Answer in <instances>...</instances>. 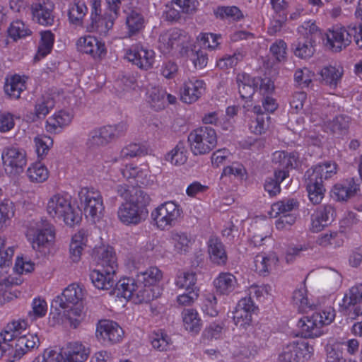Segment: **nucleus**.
<instances>
[{
    "label": "nucleus",
    "mask_w": 362,
    "mask_h": 362,
    "mask_svg": "<svg viewBox=\"0 0 362 362\" xmlns=\"http://www.w3.org/2000/svg\"><path fill=\"white\" fill-rule=\"evenodd\" d=\"M49 170L40 161L31 163L26 170V175L31 182L42 183L49 177Z\"/></svg>",
    "instance_id": "8fccbe9b"
},
{
    "label": "nucleus",
    "mask_w": 362,
    "mask_h": 362,
    "mask_svg": "<svg viewBox=\"0 0 362 362\" xmlns=\"http://www.w3.org/2000/svg\"><path fill=\"white\" fill-rule=\"evenodd\" d=\"M187 155L188 152L185 143L180 141L165 154V160L173 165L180 166L187 162Z\"/></svg>",
    "instance_id": "a18cd8bd"
},
{
    "label": "nucleus",
    "mask_w": 362,
    "mask_h": 362,
    "mask_svg": "<svg viewBox=\"0 0 362 362\" xmlns=\"http://www.w3.org/2000/svg\"><path fill=\"white\" fill-rule=\"evenodd\" d=\"M197 274L192 271H179L175 278V285L179 289L197 290Z\"/></svg>",
    "instance_id": "49530a36"
},
{
    "label": "nucleus",
    "mask_w": 362,
    "mask_h": 362,
    "mask_svg": "<svg viewBox=\"0 0 362 362\" xmlns=\"http://www.w3.org/2000/svg\"><path fill=\"white\" fill-rule=\"evenodd\" d=\"M207 245L210 260L216 265H225L228 261V256L222 242L216 238L211 237Z\"/></svg>",
    "instance_id": "c9c22d12"
},
{
    "label": "nucleus",
    "mask_w": 362,
    "mask_h": 362,
    "mask_svg": "<svg viewBox=\"0 0 362 362\" xmlns=\"http://www.w3.org/2000/svg\"><path fill=\"white\" fill-rule=\"evenodd\" d=\"M144 18L136 11H132L127 16L126 23L131 35H134L144 27Z\"/></svg>",
    "instance_id": "69168bd1"
},
{
    "label": "nucleus",
    "mask_w": 362,
    "mask_h": 362,
    "mask_svg": "<svg viewBox=\"0 0 362 362\" xmlns=\"http://www.w3.org/2000/svg\"><path fill=\"white\" fill-rule=\"evenodd\" d=\"M146 100L150 106L156 111L163 110L168 104H175L177 98L175 95L167 93L160 87H151L147 90Z\"/></svg>",
    "instance_id": "b1692460"
},
{
    "label": "nucleus",
    "mask_w": 362,
    "mask_h": 362,
    "mask_svg": "<svg viewBox=\"0 0 362 362\" xmlns=\"http://www.w3.org/2000/svg\"><path fill=\"white\" fill-rule=\"evenodd\" d=\"M362 300V284H358L351 287L345 293L341 308L345 315L353 312L354 307Z\"/></svg>",
    "instance_id": "58836bf2"
},
{
    "label": "nucleus",
    "mask_w": 362,
    "mask_h": 362,
    "mask_svg": "<svg viewBox=\"0 0 362 362\" xmlns=\"http://www.w3.org/2000/svg\"><path fill=\"white\" fill-rule=\"evenodd\" d=\"M214 286L217 293L228 296L238 288V283L231 273L221 272L214 279Z\"/></svg>",
    "instance_id": "c85d7f7f"
},
{
    "label": "nucleus",
    "mask_w": 362,
    "mask_h": 362,
    "mask_svg": "<svg viewBox=\"0 0 362 362\" xmlns=\"http://www.w3.org/2000/svg\"><path fill=\"white\" fill-rule=\"evenodd\" d=\"M187 140L190 150L194 156L205 155L216 146V132L211 127H202L192 131Z\"/></svg>",
    "instance_id": "9d476101"
},
{
    "label": "nucleus",
    "mask_w": 362,
    "mask_h": 362,
    "mask_svg": "<svg viewBox=\"0 0 362 362\" xmlns=\"http://www.w3.org/2000/svg\"><path fill=\"white\" fill-rule=\"evenodd\" d=\"M76 46L79 53L88 55L95 61L103 59L107 52L105 42L91 35L80 37Z\"/></svg>",
    "instance_id": "4468645a"
},
{
    "label": "nucleus",
    "mask_w": 362,
    "mask_h": 362,
    "mask_svg": "<svg viewBox=\"0 0 362 362\" xmlns=\"http://www.w3.org/2000/svg\"><path fill=\"white\" fill-rule=\"evenodd\" d=\"M182 214L181 206L175 202L168 201L154 209L151 216L158 229L166 230L178 223Z\"/></svg>",
    "instance_id": "1a4fd4ad"
},
{
    "label": "nucleus",
    "mask_w": 362,
    "mask_h": 362,
    "mask_svg": "<svg viewBox=\"0 0 362 362\" xmlns=\"http://www.w3.org/2000/svg\"><path fill=\"white\" fill-rule=\"evenodd\" d=\"M298 207V202L294 199H286L273 204L271 206L270 216L278 217L281 215H296L293 211Z\"/></svg>",
    "instance_id": "c03bdc74"
},
{
    "label": "nucleus",
    "mask_w": 362,
    "mask_h": 362,
    "mask_svg": "<svg viewBox=\"0 0 362 362\" xmlns=\"http://www.w3.org/2000/svg\"><path fill=\"white\" fill-rule=\"evenodd\" d=\"M306 188L308 193V197L310 201L313 204H320L325 192V189L321 180H317L312 179V177H305Z\"/></svg>",
    "instance_id": "09e8293b"
},
{
    "label": "nucleus",
    "mask_w": 362,
    "mask_h": 362,
    "mask_svg": "<svg viewBox=\"0 0 362 362\" xmlns=\"http://www.w3.org/2000/svg\"><path fill=\"white\" fill-rule=\"evenodd\" d=\"M168 240L173 247L174 252L178 255L189 253L194 243L193 240L187 233L177 230L171 231Z\"/></svg>",
    "instance_id": "cd10ccee"
},
{
    "label": "nucleus",
    "mask_w": 362,
    "mask_h": 362,
    "mask_svg": "<svg viewBox=\"0 0 362 362\" xmlns=\"http://www.w3.org/2000/svg\"><path fill=\"white\" fill-rule=\"evenodd\" d=\"M1 160L6 173L9 176H17L27 165V152L16 146H6L2 151Z\"/></svg>",
    "instance_id": "9b49d317"
},
{
    "label": "nucleus",
    "mask_w": 362,
    "mask_h": 362,
    "mask_svg": "<svg viewBox=\"0 0 362 362\" xmlns=\"http://www.w3.org/2000/svg\"><path fill=\"white\" fill-rule=\"evenodd\" d=\"M40 339L36 334L23 333L15 341V344H11L13 361L20 359L26 353L37 346Z\"/></svg>",
    "instance_id": "393cba45"
},
{
    "label": "nucleus",
    "mask_w": 362,
    "mask_h": 362,
    "mask_svg": "<svg viewBox=\"0 0 362 362\" xmlns=\"http://www.w3.org/2000/svg\"><path fill=\"white\" fill-rule=\"evenodd\" d=\"M78 199L86 218L95 223L103 216L105 206L100 191L93 187H82Z\"/></svg>",
    "instance_id": "6e6552de"
},
{
    "label": "nucleus",
    "mask_w": 362,
    "mask_h": 362,
    "mask_svg": "<svg viewBox=\"0 0 362 362\" xmlns=\"http://www.w3.org/2000/svg\"><path fill=\"white\" fill-rule=\"evenodd\" d=\"M93 258L96 264L103 269L117 271L118 268L117 257L114 248L109 245L95 247Z\"/></svg>",
    "instance_id": "4be33fe9"
},
{
    "label": "nucleus",
    "mask_w": 362,
    "mask_h": 362,
    "mask_svg": "<svg viewBox=\"0 0 362 362\" xmlns=\"http://www.w3.org/2000/svg\"><path fill=\"white\" fill-rule=\"evenodd\" d=\"M155 52L141 43L132 45L124 49V59L138 68L148 70L155 63Z\"/></svg>",
    "instance_id": "ddd939ff"
},
{
    "label": "nucleus",
    "mask_w": 362,
    "mask_h": 362,
    "mask_svg": "<svg viewBox=\"0 0 362 362\" xmlns=\"http://www.w3.org/2000/svg\"><path fill=\"white\" fill-rule=\"evenodd\" d=\"M73 114L68 110H59L49 117L46 122V129L49 133H60L64 128L69 126L72 119Z\"/></svg>",
    "instance_id": "a878e982"
},
{
    "label": "nucleus",
    "mask_w": 362,
    "mask_h": 362,
    "mask_svg": "<svg viewBox=\"0 0 362 362\" xmlns=\"http://www.w3.org/2000/svg\"><path fill=\"white\" fill-rule=\"evenodd\" d=\"M238 92L243 99H250L258 86V78L247 74L240 73L236 76Z\"/></svg>",
    "instance_id": "7c9ffc66"
},
{
    "label": "nucleus",
    "mask_w": 362,
    "mask_h": 362,
    "mask_svg": "<svg viewBox=\"0 0 362 362\" xmlns=\"http://www.w3.org/2000/svg\"><path fill=\"white\" fill-rule=\"evenodd\" d=\"M181 316L183 327L186 331L193 334H197L200 332L202 322L198 312L195 309H184Z\"/></svg>",
    "instance_id": "ea45409f"
},
{
    "label": "nucleus",
    "mask_w": 362,
    "mask_h": 362,
    "mask_svg": "<svg viewBox=\"0 0 362 362\" xmlns=\"http://www.w3.org/2000/svg\"><path fill=\"white\" fill-rule=\"evenodd\" d=\"M54 4L50 0H40L31 6L33 20L43 26H52L54 23Z\"/></svg>",
    "instance_id": "dca6fc26"
},
{
    "label": "nucleus",
    "mask_w": 362,
    "mask_h": 362,
    "mask_svg": "<svg viewBox=\"0 0 362 362\" xmlns=\"http://www.w3.org/2000/svg\"><path fill=\"white\" fill-rule=\"evenodd\" d=\"M359 191V186L353 178L346 179L336 184L332 190L338 201H346Z\"/></svg>",
    "instance_id": "e433bc0d"
},
{
    "label": "nucleus",
    "mask_w": 362,
    "mask_h": 362,
    "mask_svg": "<svg viewBox=\"0 0 362 362\" xmlns=\"http://www.w3.org/2000/svg\"><path fill=\"white\" fill-rule=\"evenodd\" d=\"M27 78L15 74L6 78L4 92L12 99H18L21 93L26 89Z\"/></svg>",
    "instance_id": "72a5a7b5"
},
{
    "label": "nucleus",
    "mask_w": 362,
    "mask_h": 362,
    "mask_svg": "<svg viewBox=\"0 0 362 362\" xmlns=\"http://www.w3.org/2000/svg\"><path fill=\"white\" fill-rule=\"evenodd\" d=\"M288 177V171L286 170H276L274 177L266 180L264 189L271 197L276 196L280 193V184Z\"/></svg>",
    "instance_id": "3c124183"
},
{
    "label": "nucleus",
    "mask_w": 362,
    "mask_h": 362,
    "mask_svg": "<svg viewBox=\"0 0 362 362\" xmlns=\"http://www.w3.org/2000/svg\"><path fill=\"white\" fill-rule=\"evenodd\" d=\"M335 317L334 308L327 307L301 317L298 322V327L305 338H317L325 334V327L332 324Z\"/></svg>",
    "instance_id": "20e7f679"
},
{
    "label": "nucleus",
    "mask_w": 362,
    "mask_h": 362,
    "mask_svg": "<svg viewBox=\"0 0 362 362\" xmlns=\"http://www.w3.org/2000/svg\"><path fill=\"white\" fill-rule=\"evenodd\" d=\"M313 354V346L301 339L284 345L279 359L281 362H304L310 359Z\"/></svg>",
    "instance_id": "f8f14e48"
},
{
    "label": "nucleus",
    "mask_w": 362,
    "mask_h": 362,
    "mask_svg": "<svg viewBox=\"0 0 362 362\" xmlns=\"http://www.w3.org/2000/svg\"><path fill=\"white\" fill-rule=\"evenodd\" d=\"M40 36L37 52L35 57L36 61L40 60L50 53L54 42V35L50 30L41 32Z\"/></svg>",
    "instance_id": "864d4df0"
},
{
    "label": "nucleus",
    "mask_w": 362,
    "mask_h": 362,
    "mask_svg": "<svg viewBox=\"0 0 362 362\" xmlns=\"http://www.w3.org/2000/svg\"><path fill=\"white\" fill-rule=\"evenodd\" d=\"M8 33L11 38L16 41L18 39L31 35L32 30L23 21L16 20L11 23L8 29Z\"/></svg>",
    "instance_id": "13d9d810"
},
{
    "label": "nucleus",
    "mask_w": 362,
    "mask_h": 362,
    "mask_svg": "<svg viewBox=\"0 0 362 362\" xmlns=\"http://www.w3.org/2000/svg\"><path fill=\"white\" fill-rule=\"evenodd\" d=\"M95 335L103 343L114 344L122 341L124 331L117 322L110 320H101L96 325Z\"/></svg>",
    "instance_id": "2eb2a0df"
},
{
    "label": "nucleus",
    "mask_w": 362,
    "mask_h": 362,
    "mask_svg": "<svg viewBox=\"0 0 362 362\" xmlns=\"http://www.w3.org/2000/svg\"><path fill=\"white\" fill-rule=\"evenodd\" d=\"M87 11L88 8L83 3L78 2L71 5L68 13L70 22L76 25H81Z\"/></svg>",
    "instance_id": "0e129e2a"
},
{
    "label": "nucleus",
    "mask_w": 362,
    "mask_h": 362,
    "mask_svg": "<svg viewBox=\"0 0 362 362\" xmlns=\"http://www.w3.org/2000/svg\"><path fill=\"white\" fill-rule=\"evenodd\" d=\"M255 310V304L250 298L240 299L233 311V318L235 325L243 327L250 325Z\"/></svg>",
    "instance_id": "412c9836"
},
{
    "label": "nucleus",
    "mask_w": 362,
    "mask_h": 362,
    "mask_svg": "<svg viewBox=\"0 0 362 362\" xmlns=\"http://www.w3.org/2000/svg\"><path fill=\"white\" fill-rule=\"evenodd\" d=\"M214 14L216 18L229 21H238L243 18L242 11L235 6H218L214 10Z\"/></svg>",
    "instance_id": "6e6d98bb"
},
{
    "label": "nucleus",
    "mask_w": 362,
    "mask_h": 362,
    "mask_svg": "<svg viewBox=\"0 0 362 362\" xmlns=\"http://www.w3.org/2000/svg\"><path fill=\"white\" fill-rule=\"evenodd\" d=\"M116 16L111 13H105L98 18L95 16L93 18V27L101 35H105L113 27Z\"/></svg>",
    "instance_id": "4d7b16f0"
},
{
    "label": "nucleus",
    "mask_w": 362,
    "mask_h": 362,
    "mask_svg": "<svg viewBox=\"0 0 362 362\" xmlns=\"http://www.w3.org/2000/svg\"><path fill=\"white\" fill-rule=\"evenodd\" d=\"M152 346L159 351H166L172 344L170 337L162 330L155 332L151 335Z\"/></svg>",
    "instance_id": "e2e57ef3"
},
{
    "label": "nucleus",
    "mask_w": 362,
    "mask_h": 362,
    "mask_svg": "<svg viewBox=\"0 0 362 362\" xmlns=\"http://www.w3.org/2000/svg\"><path fill=\"white\" fill-rule=\"evenodd\" d=\"M252 112L256 117L250 122L251 132L257 135L265 134L270 128L271 117L263 112L260 105H255Z\"/></svg>",
    "instance_id": "2f4dec72"
},
{
    "label": "nucleus",
    "mask_w": 362,
    "mask_h": 362,
    "mask_svg": "<svg viewBox=\"0 0 362 362\" xmlns=\"http://www.w3.org/2000/svg\"><path fill=\"white\" fill-rule=\"evenodd\" d=\"M25 236L33 249L41 252L54 244L56 230L47 221H33L26 226Z\"/></svg>",
    "instance_id": "423d86ee"
},
{
    "label": "nucleus",
    "mask_w": 362,
    "mask_h": 362,
    "mask_svg": "<svg viewBox=\"0 0 362 362\" xmlns=\"http://www.w3.org/2000/svg\"><path fill=\"white\" fill-rule=\"evenodd\" d=\"M86 291L78 284H72L68 286L63 291L62 296H58L54 303L59 304L62 308H69L76 303H83Z\"/></svg>",
    "instance_id": "5701e85b"
},
{
    "label": "nucleus",
    "mask_w": 362,
    "mask_h": 362,
    "mask_svg": "<svg viewBox=\"0 0 362 362\" xmlns=\"http://www.w3.org/2000/svg\"><path fill=\"white\" fill-rule=\"evenodd\" d=\"M305 31L306 40H299L295 45L294 54L296 56L306 59L311 57L314 53V47L312 43V35L317 30V27L315 23L308 21L305 22L299 28V33Z\"/></svg>",
    "instance_id": "f3484780"
},
{
    "label": "nucleus",
    "mask_w": 362,
    "mask_h": 362,
    "mask_svg": "<svg viewBox=\"0 0 362 362\" xmlns=\"http://www.w3.org/2000/svg\"><path fill=\"white\" fill-rule=\"evenodd\" d=\"M344 74L341 66H329L321 70L320 75L322 81L331 88H335L341 82Z\"/></svg>",
    "instance_id": "37998d69"
},
{
    "label": "nucleus",
    "mask_w": 362,
    "mask_h": 362,
    "mask_svg": "<svg viewBox=\"0 0 362 362\" xmlns=\"http://www.w3.org/2000/svg\"><path fill=\"white\" fill-rule=\"evenodd\" d=\"M206 86L203 80L192 78L185 81L180 90L181 100L187 104L197 101L205 93Z\"/></svg>",
    "instance_id": "aec40b11"
},
{
    "label": "nucleus",
    "mask_w": 362,
    "mask_h": 362,
    "mask_svg": "<svg viewBox=\"0 0 362 362\" xmlns=\"http://www.w3.org/2000/svg\"><path fill=\"white\" fill-rule=\"evenodd\" d=\"M147 153V148L139 144L131 143L125 146L120 151V158H131L134 157L144 156Z\"/></svg>",
    "instance_id": "774afa93"
},
{
    "label": "nucleus",
    "mask_w": 362,
    "mask_h": 362,
    "mask_svg": "<svg viewBox=\"0 0 362 362\" xmlns=\"http://www.w3.org/2000/svg\"><path fill=\"white\" fill-rule=\"evenodd\" d=\"M293 304L300 313L307 312L313 304L308 298L307 291L301 288L294 291L293 294Z\"/></svg>",
    "instance_id": "052dcab7"
},
{
    "label": "nucleus",
    "mask_w": 362,
    "mask_h": 362,
    "mask_svg": "<svg viewBox=\"0 0 362 362\" xmlns=\"http://www.w3.org/2000/svg\"><path fill=\"white\" fill-rule=\"evenodd\" d=\"M87 236L85 231L79 230L71 238L69 245V257L72 262H78L86 246Z\"/></svg>",
    "instance_id": "a19ab883"
},
{
    "label": "nucleus",
    "mask_w": 362,
    "mask_h": 362,
    "mask_svg": "<svg viewBox=\"0 0 362 362\" xmlns=\"http://www.w3.org/2000/svg\"><path fill=\"white\" fill-rule=\"evenodd\" d=\"M182 33L177 28L171 29L160 34L158 40V49L167 54L181 43Z\"/></svg>",
    "instance_id": "c756f323"
},
{
    "label": "nucleus",
    "mask_w": 362,
    "mask_h": 362,
    "mask_svg": "<svg viewBox=\"0 0 362 362\" xmlns=\"http://www.w3.org/2000/svg\"><path fill=\"white\" fill-rule=\"evenodd\" d=\"M316 243L322 247L337 248L343 245L344 240L338 232L329 230L320 234L316 239Z\"/></svg>",
    "instance_id": "603ef678"
},
{
    "label": "nucleus",
    "mask_w": 362,
    "mask_h": 362,
    "mask_svg": "<svg viewBox=\"0 0 362 362\" xmlns=\"http://www.w3.org/2000/svg\"><path fill=\"white\" fill-rule=\"evenodd\" d=\"M115 270L110 271L102 269H93L90 272V279L93 286L98 289L108 290L111 288L115 282Z\"/></svg>",
    "instance_id": "bb28decb"
},
{
    "label": "nucleus",
    "mask_w": 362,
    "mask_h": 362,
    "mask_svg": "<svg viewBox=\"0 0 362 362\" xmlns=\"http://www.w3.org/2000/svg\"><path fill=\"white\" fill-rule=\"evenodd\" d=\"M16 207L13 202L5 199L0 202V230L7 228L15 216Z\"/></svg>",
    "instance_id": "5fc2aeb1"
},
{
    "label": "nucleus",
    "mask_w": 362,
    "mask_h": 362,
    "mask_svg": "<svg viewBox=\"0 0 362 362\" xmlns=\"http://www.w3.org/2000/svg\"><path fill=\"white\" fill-rule=\"evenodd\" d=\"M339 107L334 104L322 106L316 105L310 111L307 110L310 121L315 126H320L324 132L338 136H345L349 133L351 122V117L345 115H335Z\"/></svg>",
    "instance_id": "f03ea898"
},
{
    "label": "nucleus",
    "mask_w": 362,
    "mask_h": 362,
    "mask_svg": "<svg viewBox=\"0 0 362 362\" xmlns=\"http://www.w3.org/2000/svg\"><path fill=\"white\" fill-rule=\"evenodd\" d=\"M327 45L334 52H340L351 42V34L343 26H333L326 33Z\"/></svg>",
    "instance_id": "6ab92c4d"
},
{
    "label": "nucleus",
    "mask_w": 362,
    "mask_h": 362,
    "mask_svg": "<svg viewBox=\"0 0 362 362\" xmlns=\"http://www.w3.org/2000/svg\"><path fill=\"white\" fill-rule=\"evenodd\" d=\"M337 172V165L334 162H325L318 164L315 167L308 170L305 174V177H312L317 180H328L332 177Z\"/></svg>",
    "instance_id": "473e14b6"
},
{
    "label": "nucleus",
    "mask_w": 362,
    "mask_h": 362,
    "mask_svg": "<svg viewBox=\"0 0 362 362\" xmlns=\"http://www.w3.org/2000/svg\"><path fill=\"white\" fill-rule=\"evenodd\" d=\"M118 195L124 199L117 209V218L125 226H136L148 214L149 197L142 190L127 185L117 187Z\"/></svg>",
    "instance_id": "f257e3e1"
},
{
    "label": "nucleus",
    "mask_w": 362,
    "mask_h": 362,
    "mask_svg": "<svg viewBox=\"0 0 362 362\" xmlns=\"http://www.w3.org/2000/svg\"><path fill=\"white\" fill-rule=\"evenodd\" d=\"M48 216L55 221H63L73 226L81 221L79 210L72 203L71 196L68 193L58 192L51 195L45 206Z\"/></svg>",
    "instance_id": "7ed1b4c3"
},
{
    "label": "nucleus",
    "mask_w": 362,
    "mask_h": 362,
    "mask_svg": "<svg viewBox=\"0 0 362 362\" xmlns=\"http://www.w3.org/2000/svg\"><path fill=\"white\" fill-rule=\"evenodd\" d=\"M141 289V286L137 285L133 278H122L116 285V293L117 296L122 297L127 300L134 298L136 303H140L137 300V293Z\"/></svg>",
    "instance_id": "4c0bfd02"
},
{
    "label": "nucleus",
    "mask_w": 362,
    "mask_h": 362,
    "mask_svg": "<svg viewBox=\"0 0 362 362\" xmlns=\"http://www.w3.org/2000/svg\"><path fill=\"white\" fill-rule=\"evenodd\" d=\"M163 279V272L156 267H150L144 272L137 275V281L141 289L137 293V300L139 303H148L156 298L160 295L158 284Z\"/></svg>",
    "instance_id": "0eeeda50"
},
{
    "label": "nucleus",
    "mask_w": 362,
    "mask_h": 362,
    "mask_svg": "<svg viewBox=\"0 0 362 362\" xmlns=\"http://www.w3.org/2000/svg\"><path fill=\"white\" fill-rule=\"evenodd\" d=\"M272 161L275 164H279L284 169L295 168L298 165L299 157L297 153H288L285 151H276L273 154Z\"/></svg>",
    "instance_id": "de8ad7c7"
},
{
    "label": "nucleus",
    "mask_w": 362,
    "mask_h": 362,
    "mask_svg": "<svg viewBox=\"0 0 362 362\" xmlns=\"http://www.w3.org/2000/svg\"><path fill=\"white\" fill-rule=\"evenodd\" d=\"M336 217L335 209L332 205H324L316 209L311 215L310 230L318 233L330 225Z\"/></svg>",
    "instance_id": "a211bd4d"
},
{
    "label": "nucleus",
    "mask_w": 362,
    "mask_h": 362,
    "mask_svg": "<svg viewBox=\"0 0 362 362\" xmlns=\"http://www.w3.org/2000/svg\"><path fill=\"white\" fill-rule=\"evenodd\" d=\"M28 322L25 320H13L8 323L1 331L0 337L4 342H14L21 335L25 332Z\"/></svg>",
    "instance_id": "f704fd0d"
},
{
    "label": "nucleus",
    "mask_w": 362,
    "mask_h": 362,
    "mask_svg": "<svg viewBox=\"0 0 362 362\" xmlns=\"http://www.w3.org/2000/svg\"><path fill=\"white\" fill-rule=\"evenodd\" d=\"M33 141L37 158L43 159L53 146L52 139L47 135H37L34 138Z\"/></svg>",
    "instance_id": "680f3d73"
},
{
    "label": "nucleus",
    "mask_w": 362,
    "mask_h": 362,
    "mask_svg": "<svg viewBox=\"0 0 362 362\" xmlns=\"http://www.w3.org/2000/svg\"><path fill=\"white\" fill-rule=\"evenodd\" d=\"M279 262L275 253H260L255 256L254 264L255 271L260 275H266Z\"/></svg>",
    "instance_id": "79ce46f5"
},
{
    "label": "nucleus",
    "mask_w": 362,
    "mask_h": 362,
    "mask_svg": "<svg viewBox=\"0 0 362 362\" xmlns=\"http://www.w3.org/2000/svg\"><path fill=\"white\" fill-rule=\"evenodd\" d=\"M55 102L50 95H43L37 99L35 112L38 118H44L54 108Z\"/></svg>",
    "instance_id": "bf43d9fd"
},
{
    "label": "nucleus",
    "mask_w": 362,
    "mask_h": 362,
    "mask_svg": "<svg viewBox=\"0 0 362 362\" xmlns=\"http://www.w3.org/2000/svg\"><path fill=\"white\" fill-rule=\"evenodd\" d=\"M90 354V348L79 341L69 343L60 352L46 349L32 362H85Z\"/></svg>",
    "instance_id": "39448f33"
},
{
    "label": "nucleus",
    "mask_w": 362,
    "mask_h": 362,
    "mask_svg": "<svg viewBox=\"0 0 362 362\" xmlns=\"http://www.w3.org/2000/svg\"><path fill=\"white\" fill-rule=\"evenodd\" d=\"M47 312V303L41 298H35L32 302V310L28 312L31 320L45 317Z\"/></svg>",
    "instance_id": "338daca9"
}]
</instances>
